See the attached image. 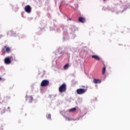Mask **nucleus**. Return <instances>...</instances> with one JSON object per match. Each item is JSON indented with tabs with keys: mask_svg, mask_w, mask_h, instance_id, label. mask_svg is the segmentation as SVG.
Segmentation results:
<instances>
[{
	"mask_svg": "<svg viewBox=\"0 0 130 130\" xmlns=\"http://www.w3.org/2000/svg\"><path fill=\"white\" fill-rule=\"evenodd\" d=\"M105 71H106V67H104L102 70V74L104 75L105 74Z\"/></svg>",
	"mask_w": 130,
	"mask_h": 130,
	"instance_id": "obj_12",
	"label": "nucleus"
},
{
	"mask_svg": "<svg viewBox=\"0 0 130 130\" xmlns=\"http://www.w3.org/2000/svg\"><path fill=\"white\" fill-rule=\"evenodd\" d=\"M76 92L78 95H82L87 92V89L79 88L77 89Z\"/></svg>",
	"mask_w": 130,
	"mask_h": 130,
	"instance_id": "obj_4",
	"label": "nucleus"
},
{
	"mask_svg": "<svg viewBox=\"0 0 130 130\" xmlns=\"http://www.w3.org/2000/svg\"><path fill=\"white\" fill-rule=\"evenodd\" d=\"M25 99H26V101H28V102H29V103H31V102H32V101H33V97H32L31 96H26L25 97Z\"/></svg>",
	"mask_w": 130,
	"mask_h": 130,
	"instance_id": "obj_7",
	"label": "nucleus"
},
{
	"mask_svg": "<svg viewBox=\"0 0 130 130\" xmlns=\"http://www.w3.org/2000/svg\"><path fill=\"white\" fill-rule=\"evenodd\" d=\"M10 109H11V107H8L7 111H9V112L11 111V110H10Z\"/></svg>",
	"mask_w": 130,
	"mask_h": 130,
	"instance_id": "obj_17",
	"label": "nucleus"
},
{
	"mask_svg": "<svg viewBox=\"0 0 130 130\" xmlns=\"http://www.w3.org/2000/svg\"><path fill=\"white\" fill-rule=\"evenodd\" d=\"M60 93H64L67 91V84L66 83L62 84L58 88Z\"/></svg>",
	"mask_w": 130,
	"mask_h": 130,
	"instance_id": "obj_1",
	"label": "nucleus"
},
{
	"mask_svg": "<svg viewBox=\"0 0 130 130\" xmlns=\"http://www.w3.org/2000/svg\"><path fill=\"white\" fill-rule=\"evenodd\" d=\"M63 68H64V70H67V69H69V64L68 63L66 64L64 66Z\"/></svg>",
	"mask_w": 130,
	"mask_h": 130,
	"instance_id": "obj_13",
	"label": "nucleus"
},
{
	"mask_svg": "<svg viewBox=\"0 0 130 130\" xmlns=\"http://www.w3.org/2000/svg\"><path fill=\"white\" fill-rule=\"evenodd\" d=\"M92 58H94V59H96V60H100V58L99 57V56H97V55H92L91 56Z\"/></svg>",
	"mask_w": 130,
	"mask_h": 130,
	"instance_id": "obj_9",
	"label": "nucleus"
},
{
	"mask_svg": "<svg viewBox=\"0 0 130 130\" xmlns=\"http://www.w3.org/2000/svg\"><path fill=\"white\" fill-rule=\"evenodd\" d=\"M66 118H67V119H68V120H73V119L71 118V117H66Z\"/></svg>",
	"mask_w": 130,
	"mask_h": 130,
	"instance_id": "obj_15",
	"label": "nucleus"
},
{
	"mask_svg": "<svg viewBox=\"0 0 130 130\" xmlns=\"http://www.w3.org/2000/svg\"><path fill=\"white\" fill-rule=\"evenodd\" d=\"M49 85V81L47 80H44L42 81L41 83V87H46Z\"/></svg>",
	"mask_w": 130,
	"mask_h": 130,
	"instance_id": "obj_5",
	"label": "nucleus"
},
{
	"mask_svg": "<svg viewBox=\"0 0 130 130\" xmlns=\"http://www.w3.org/2000/svg\"><path fill=\"white\" fill-rule=\"evenodd\" d=\"M5 98H6V100H8V99H10V98H11V97H10L9 96H7Z\"/></svg>",
	"mask_w": 130,
	"mask_h": 130,
	"instance_id": "obj_16",
	"label": "nucleus"
},
{
	"mask_svg": "<svg viewBox=\"0 0 130 130\" xmlns=\"http://www.w3.org/2000/svg\"><path fill=\"white\" fill-rule=\"evenodd\" d=\"M12 60H13V56L6 57L4 59L5 64H10L12 63Z\"/></svg>",
	"mask_w": 130,
	"mask_h": 130,
	"instance_id": "obj_2",
	"label": "nucleus"
},
{
	"mask_svg": "<svg viewBox=\"0 0 130 130\" xmlns=\"http://www.w3.org/2000/svg\"><path fill=\"white\" fill-rule=\"evenodd\" d=\"M77 110V108H73L69 110V112H75Z\"/></svg>",
	"mask_w": 130,
	"mask_h": 130,
	"instance_id": "obj_11",
	"label": "nucleus"
},
{
	"mask_svg": "<svg viewBox=\"0 0 130 130\" xmlns=\"http://www.w3.org/2000/svg\"><path fill=\"white\" fill-rule=\"evenodd\" d=\"M93 83H94V84H98V83L100 84V83H101V80L99 79H93Z\"/></svg>",
	"mask_w": 130,
	"mask_h": 130,
	"instance_id": "obj_10",
	"label": "nucleus"
},
{
	"mask_svg": "<svg viewBox=\"0 0 130 130\" xmlns=\"http://www.w3.org/2000/svg\"><path fill=\"white\" fill-rule=\"evenodd\" d=\"M78 21L80 23H85V22L86 21V19L84 17H79L78 18Z\"/></svg>",
	"mask_w": 130,
	"mask_h": 130,
	"instance_id": "obj_8",
	"label": "nucleus"
},
{
	"mask_svg": "<svg viewBox=\"0 0 130 130\" xmlns=\"http://www.w3.org/2000/svg\"><path fill=\"white\" fill-rule=\"evenodd\" d=\"M24 11L26 12V13L30 14V13H31V11H32V9L31 8L30 5L25 6L24 7Z\"/></svg>",
	"mask_w": 130,
	"mask_h": 130,
	"instance_id": "obj_6",
	"label": "nucleus"
},
{
	"mask_svg": "<svg viewBox=\"0 0 130 130\" xmlns=\"http://www.w3.org/2000/svg\"><path fill=\"white\" fill-rule=\"evenodd\" d=\"M47 118H48V119H50V118H51V114H49L48 115H47L46 116Z\"/></svg>",
	"mask_w": 130,
	"mask_h": 130,
	"instance_id": "obj_14",
	"label": "nucleus"
},
{
	"mask_svg": "<svg viewBox=\"0 0 130 130\" xmlns=\"http://www.w3.org/2000/svg\"><path fill=\"white\" fill-rule=\"evenodd\" d=\"M107 0H103L104 2H106Z\"/></svg>",
	"mask_w": 130,
	"mask_h": 130,
	"instance_id": "obj_19",
	"label": "nucleus"
},
{
	"mask_svg": "<svg viewBox=\"0 0 130 130\" xmlns=\"http://www.w3.org/2000/svg\"><path fill=\"white\" fill-rule=\"evenodd\" d=\"M4 112H6V110H5Z\"/></svg>",
	"mask_w": 130,
	"mask_h": 130,
	"instance_id": "obj_20",
	"label": "nucleus"
},
{
	"mask_svg": "<svg viewBox=\"0 0 130 130\" xmlns=\"http://www.w3.org/2000/svg\"><path fill=\"white\" fill-rule=\"evenodd\" d=\"M0 81H3V78L0 77Z\"/></svg>",
	"mask_w": 130,
	"mask_h": 130,
	"instance_id": "obj_18",
	"label": "nucleus"
},
{
	"mask_svg": "<svg viewBox=\"0 0 130 130\" xmlns=\"http://www.w3.org/2000/svg\"><path fill=\"white\" fill-rule=\"evenodd\" d=\"M2 52L3 53H10L11 52V48L5 46L2 49Z\"/></svg>",
	"mask_w": 130,
	"mask_h": 130,
	"instance_id": "obj_3",
	"label": "nucleus"
}]
</instances>
